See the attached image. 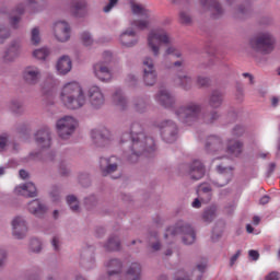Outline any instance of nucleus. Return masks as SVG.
<instances>
[{"mask_svg": "<svg viewBox=\"0 0 280 280\" xmlns=\"http://www.w3.org/2000/svg\"><path fill=\"white\" fill-rule=\"evenodd\" d=\"M128 142L127 159L129 163H137L145 152L150 154L156 150L154 138L145 136L143 125L139 121H133L130 125L129 132L122 133L121 143Z\"/></svg>", "mask_w": 280, "mask_h": 280, "instance_id": "1", "label": "nucleus"}, {"mask_svg": "<svg viewBox=\"0 0 280 280\" xmlns=\"http://www.w3.org/2000/svg\"><path fill=\"white\" fill-rule=\"evenodd\" d=\"M60 101L69 110H78L86 104L84 89L78 82H69L61 89Z\"/></svg>", "mask_w": 280, "mask_h": 280, "instance_id": "2", "label": "nucleus"}, {"mask_svg": "<svg viewBox=\"0 0 280 280\" xmlns=\"http://www.w3.org/2000/svg\"><path fill=\"white\" fill-rule=\"evenodd\" d=\"M277 37L270 32H261L252 37L248 42V47L254 54L268 56L275 51Z\"/></svg>", "mask_w": 280, "mask_h": 280, "instance_id": "3", "label": "nucleus"}, {"mask_svg": "<svg viewBox=\"0 0 280 280\" xmlns=\"http://www.w3.org/2000/svg\"><path fill=\"white\" fill-rule=\"evenodd\" d=\"M202 113V105L196 102H189L185 105L179 106L175 109V115L177 119L185 124V126H194L196 121L200 119V114Z\"/></svg>", "mask_w": 280, "mask_h": 280, "instance_id": "4", "label": "nucleus"}, {"mask_svg": "<svg viewBox=\"0 0 280 280\" xmlns=\"http://www.w3.org/2000/svg\"><path fill=\"white\" fill-rule=\"evenodd\" d=\"M172 43H174V38L163 28L152 30L148 35V47L154 58L161 56V45H172Z\"/></svg>", "mask_w": 280, "mask_h": 280, "instance_id": "5", "label": "nucleus"}, {"mask_svg": "<svg viewBox=\"0 0 280 280\" xmlns=\"http://www.w3.org/2000/svg\"><path fill=\"white\" fill-rule=\"evenodd\" d=\"M168 235L171 237H176V235H182V242L187 246L196 242V232L194 231V228L185 223V221H178L174 226L168 228L166 230V234H164L165 240H167Z\"/></svg>", "mask_w": 280, "mask_h": 280, "instance_id": "6", "label": "nucleus"}, {"mask_svg": "<svg viewBox=\"0 0 280 280\" xmlns=\"http://www.w3.org/2000/svg\"><path fill=\"white\" fill-rule=\"evenodd\" d=\"M75 128H78V120L71 116H65L57 120L56 122V131L59 139H71L73 137V132H75Z\"/></svg>", "mask_w": 280, "mask_h": 280, "instance_id": "7", "label": "nucleus"}, {"mask_svg": "<svg viewBox=\"0 0 280 280\" xmlns=\"http://www.w3.org/2000/svg\"><path fill=\"white\" fill-rule=\"evenodd\" d=\"M131 12L135 14H138V16H144L147 20H135L131 22V25L133 27H137V30H148L150 27V20L152 19V11L150 9L145 8L143 4H131Z\"/></svg>", "mask_w": 280, "mask_h": 280, "instance_id": "8", "label": "nucleus"}, {"mask_svg": "<svg viewBox=\"0 0 280 280\" xmlns=\"http://www.w3.org/2000/svg\"><path fill=\"white\" fill-rule=\"evenodd\" d=\"M119 165H121V159L115 155L100 159V170L102 176H113L115 172H119Z\"/></svg>", "mask_w": 280, "mask_h": 280, "instance_id": "9", "label": "nucleus"}, {"mask_svg": "<svg viewBox=\"0 0 280 280\" xmlns=\"http://www.w3.org/2000/svg\"><path fill=\"white\" fill-rule=\"evenodd\" d=\"M158 127L161 130V135L166 143H174L176 141V135H178V126L172 120H163Z\"/></svg>", "mask_w": 280, "mask_h": 280, "instance_id": "10", "label": "nucleus"}, {"mask_svg": "<svg viewBox=\"0 0 280 280\" xmlns=\"http://www.w3.org/2000/svg\"><path fill=\"white\" fill-rule=\"evenodd\" d=\"M12 235L15 240H25L27 237V220L25 217L16 215L11 221Z\"/></svg>", "mask_w": 280, "mask_h": 280, "instance_id": "11", "label": "nucleus"}, {"mask_svg": "<svg viewBox=\"0 0 280 280\" xmlns=\"http://www.w3.org/2000/svg\"><path fill=\"white\" fill-rule=\"evenodd\" d=\"M93 73L100 82H104L105 84H108V82H113V68L104 62L97 61L96 63H94Z\"/></svg>", "mask_w": 280, "mask_h": 280, "instance_id": "12", "label": "nucleus"}, {"mask_svg": "<svg viewBox=\"0 0 280 280\" xmlns=\"http://www.w3.org/2000/svg\"><path fill=\"white\" fill-rule=\"evenodd\" d=\"M88 97L90 106H92V108H94L95 110H100V108H102V106L106 104V97L104 96L102 89L97 85H92L89 89Z\"/></svg>", "mask_w": 280, "mask_h": 280, "instance_id": "13", "label": "nucleus"}, {"mask_svg": "<svg viewBox=\"0 0 280 280\" xmlns=\"http://www.w3.org/2000/svg\"><path fill=\"white\" fill-rule=\"evenodd\" d=\"M199 3L203 10L211 12V19H222L224 16V8L218 0H199Z\"/></svg>", "mask_w": 280, "mask_h": 280, "instance_id": "14", "label": "nucleus"}, {"mask_svg": "<svg viewBox=\"0 0 280 280\" xmlns=\"http://www.w3.org/2000/svg\"><path fill=\"white\" fill-rule=\"evenodd\" d=\"M54 36L59 43H67L71 38V27L65 21L54 23Z\"/></svg>", "mask_w": 280, "mask_h": 280, "instance_id": "15", "label": "nucleus"}, {"mask_svg": "<svg viewBox=\"0 0 280 280\" xmlns=\"http://www.w3.org/2000/svg\"><path fill=\"white\" fill-rule=\"evenodd\" d=\"M217 170L220 175L218 179L211 180V184L218 188L226 187V185L231 183V178H233V168L219 165L217 166Z\"/></svg>", "mask_w": 280, "mask_h": 280, "instance_id": "16", "label": "nucleus"}, {"mask_svg": "<svg viewBox=\"0 0 280 280\" xmlns=\"http://www.w3.org/2000/svg\"><path fill=\"white\" fill-rule=\"evenodd\" d=\"M35 142L42 150L51 148V129L49 127L39 129L35 135Z\"/></svg>", "mask_w": 280, "mask_h": 280, "instance_id": "17", "label": "nucleus"}, {"mask_svg": "<svg viewBox=\"0 0 280 280\" xmlns=\"http://www.w3.org/2000/svg\"><path fill=\"white\" fill-rule=\"evenodd\" d=\"M91 139L94 145L104 148L110 141V131L108 129H94L91 131Z\"/></svg>", "mask_w": 280, "mask_h": 280, "instance_id": "18", "label": "nucleus"}, {"mask_svg": "<svg viewBox=\"0 0 280 280\" xmlns=\"http://www.w3.org/2000/svg\"><path fill=\"white\" fill-rule=\"evenodd\" d=\"M42 77L43 72H40L39 68L36 66H28L23 70V80L26 84H38Z\"/></svg>", "mask_w": 280, "mask_h": 280, "instance_id": "19", "label": "nucleus"}, {"mask_svg": "<svg viewBox=\"0 0 280 280\" xmlns=\"http://www.w3.org/2000/svg\"><path fill=\"white\" fill-rule=\"evenodd\" d=\"M186 174L191 180H200L205 176V165L199 160H195L187 165Z\"/></svg>", "mask_w": 280, "mask_h": 280, "instance_id": "20", "label": "nucleus"}, {"mask_svg": "<svg viewBox=\"0 0 280 280\" xmlns=\"http://www.w3.org/2000/svg\"><path fill=\"white\" fill-rule=\"evenodd\" d=\"M155 102L163 106V108H173L176 104V98H174V95L168 90L162 89L155 94Z\"/></svg>", "mask_w": 280, "mask_h": 280, "instance_id": "21", "label": "nucleus"}, {"mask_svg": "<svg viewBox=\"0 0 280 280\" xmlns=\"http://www.w3.org/2000/svg\"><path fill=\"white\" fill-rule=\"evenodd\" d=\"M224 150V143L218 136H209L206 141V151L209 154H215V152H222Z\"/></svg>", "mask_w": 280, "mask_h": 280, "instance_id": "22", "label": "nucleus"}, {"mask_svg": "<svg viewBox=\"0 0 280 280\" xmlns=\"http://www.w3.org/2000/svg\"><path fill=\"white\" fill-rule=\"evenodd\" d=\"M27 210L32 215H35V218H45L48 211L47 206L38 199L28 202Z\"/></svg>", "mask_w": 280, "mask_h": 280, "instance_id": "23", "label": "nucleus"}, {"mask_svg": "<svg viewBox=\"0 0 280 280\" xmlns=\"http://www.w3.org/2000/svg\"><path fill=\"white\" fill-rule=\"evenodd\" d=\"M207 104L213 110L221 108L224 104V93L220 90H212L208 95Z\"/></svg>", "mask_w": 280, "mask_h": 280, "instance_id": "24", "label": "nucleus"}, {"mask_svg": "<svg viewBox=\"0 0 280 280\" xmlns=\"http://www.w3.org/2000/svg\"><path fill=\"white\" fill-rule=\"evenodd\" d=\"M15 194L18 196H25L26 198H36L38 191L34 183L28 182L15 187Z\"/></svg>", "mask_w": 280, "mask_h": 280, "instance_id": "25", "label": "nucleus"}, {"mask_svg": "<svg viewBox=\"0 0 280 280\" xmlns=\"http://www.w3.org/2000/svg\"><path fill=\"white\" fill-rule=\"evenodd\" d=\"M19 56H21V40H13L5 50L3 60L4 62H13L15 58H19Z\"/></svg>", "mask_w": 280, "mask_h": 280, "instance_id": "26", "label": "nucleus"}, {"mask_svg": "<svg viewBox=\"0 0 280 280\" xmlns=\"http://www.w3.org/2000/svg\"><path fill=\"white\" fill-rule=\"evenodd\" d=\"M119 40L124 47H135V45H137V43H139L137 33L132 30L122 32L120 34Z\"/></svg>", "mask_w": 280, "mask_h": 280, "instance_id": "27", "label": "nucleus"}, {"mask_svg": "<svg viewBox=\"0 0 280 280\" xmlns=\"http://www.w3.org/2000/svg\"><path fill=\"white\" fill-rule=\"evenodd\" d=\"M73 68V63L71 61V58L67 55H63L60 57L57 61L56 69L59 73V75H67Z\"/></svg>", "mask_w": 280, "mask_h": 280, "instance_id": "28", "label": "nucleus"}, {"mask_svg": "<svg viewBox=\"0 0 280 280\" xmlns=\"http://www.w3.org/2000/svg\"><path fill=\"white\" fill-rule=\"evenodd\" d=\"M207 264L197 265V270L192 271V275H197V279L191 278L185 270L177 271L175 280H200L202 279V272H205Z\"/></svg>", "mask_w": 280, "mask_h": 280, "instance_id": "29", "label": "nucleus"}, {"mask_svg": "<svg viewBox=\"0 0 280 280\" xmlns=\"http://www.w3.org/2000/svg\"><path fill=\"white\" fill-rule=\"evenodd\" d=\"M175 82L178 86L184 89V91H191V86H194V79L187 73L177 74Z\"/></svg>", "mask_w": 280, "mask_h": 280, "instance_id": "30", "label": "nucleus"}, {"mask_svg": "<svg viewBox=\"0 0 280 280\" xmlns=\"http://www.w3.org/2000/svg\"><path fill=\"white\" fill-rule=\"evenodd\" d=\"M126 280H141V265L132 262L126 272Z\"/></svg>", "mask_w": 280, "mask_h": 280, "instance_id": "31", "label": "nucleus"}, {"mask_svg": "<svg viewBox=\"0 0 280 280\" xmlns=\"http://www.w3.org/2000/svg\"><path fill=\"white\" fill-rule=\"evenodd\" d=\"M121 268H124V265L120 262L119 259H110L107 262L108 277L113 278L117 275H121Z\"/></svg>", "mask_w": 280, "mask_h": 280, "instance_id": "32", "label": "nucleus"}, {"mask_svg": "<svg viewBox=\"0 0 280 280\" xmlns=\"http://www.w3.org/2000/svg\"><path fill=\"white\" fill-rule=\"evenodd\" d=\"M104 248L109 253L121 250V240L117 235H110L104 245Z\"/></svg>", "mask_w": 280, "mask_h": 280, "instance_id": "33", "label": "nucleus"}, {"mask_svg": "<svg viewBox=\"0 0 280 280\" xmlns=\"http://www.w3.org/2000/svg\"><path fill=\"white\" fill-rule=\"evenodd\" d=\"M211 186L201 184L197 190V194L202 202H210L213 194L211 192Z\"/></svg>", "mask_w": 280, "mask_h": 280, "instance_id": "34", "label": "nucleus"}, {"mask_svg": "<svg viewBox=\"0 0 280 280\" xmlns=\"http://www.w3.org/2000/svg\"><path fill=\"white\" fill-rule=\"evenodd\" d=\"M112 102L115 106L119 107L120 110H124V108H126V106L128 105V102L126 101V97L124 96V92H121V90L115 91L112 96Z\"/></svg>", "mask_w": 280, "mask_h": 280, "instance_id": "35", "label": "nucleus"}, {"mask_svg": "<svg viewBox=\"0 0 280 280\" xmlns=\"http://www.w3.org/2000/svg\"><path fill=\"white\" fill-rule=\"evenodd\" d=\"M242 148L244 144L237 140H230L228 143V153L232 156H240L242 154Z\"/></svg>", "mask_w": 280, "mask_h": 280, "instance_id": "36", "label": "nucleus"}, {"mask_svg": "<svg viewBox=\"0 0 280 280\" xmlns=\"http://www.w3.org/2000/svg\"><path fill=\"white\" fill-rule=\"evenodd\" d=\"M24 13H25V4H23V3L18 4V7L14 10V14H19V15L11 16V21H10V23H11L12 27H14V30H16V27H19V23H21V16Z\"/></svg>", "mask_w": 280, "mask_h": 280, "instance_id": "37", "label": "nucleus"}, {"mask_svg": "<svg viewBox=\"0 0 280 280\" xmlns=\"http://www.w3.org/2000/svg\"><path fill=\"white\" fill-rule=\"evenodd\" d=\"M156 70L143 71L142 79L145 86H154L156 84Z\"/></svg>", "mask_w": 280, "mask_h": 280, "instance_id": "38", "label": "nucleus"}, {"mask_svg": "<svg viewBox=\"0 0 280 280\" xmlns=\"http://www.w3.org/2000/svg\"><path fill=\"white\" fill-rule=\"evenodd\" d=\"M8 108L13 115H23L25 113V108L23 107V102L20 100H12L8 104Z\"/></svg>", "mask_w": 280, "mask_h": 280, "instance_id": "39", "label": "nucleus"}, {"mask_svg": "<svg viewBox=\"0 0 280 280\" xmlns=\"http://www.w3.org/2000/svg\"><path fill=\"white\" fill-rule=\"evenodd\" d=\"M248 12H250V7H243L240 5L237 8H232L231 9V14L232 16H234V19H242V16L248 14Z\"/></svg>", "mask_w": 280, "mask_h": 280, "instance_id": "40", "label": "nucleus"}, {"mask_svg": "<svg viewBox=\"0 0 280 280\" xmlns=\"http://www.w3.org/2000/svg\"><path fill=\"white\" fill-rule=\"evenodd\" d=\"M218 119H220V112L215 109L203 116V122H206L208 126H211V124H215Z\"/></svg>", "mask_w": 280, "mask_h": 280, "instance_id": "41", "label": "nucleus"}, {"mask_svg": "<svg viewBox=\"0 0 280 280\" xmlns=\"http://www.w3.org/2000/svg\"><path fill=\"white\" fill-rule=\"evenodd\" d=\"M217 209L215 206H211L203 211L202 218L205 222H213L215 220Z\"/></svg>", "mask_w": 280, "mask_h": 280, "instance_id": "42", "label": "nucleus"}, {"mask_svg": "<svg viewBox=\"0 0 280 280\" xmlns=\"http://www.w3.org/2000/svg\"><path fill=\"white\" fill-rule=\"evenodd\" d=\"M49 54H51V51H49V48L43 47L34 50L33 57L36 58L37 60H46Z\"/></svg>", "mask_w": 280, "mask_h": 280, "instance_id": "43", "label": "nucleus"}, {"mask_svg": "<svg viewBox=\"0 0 280 280\" xmlns=\"http://www.w3.org/2000/svg\"><path fill=\"white\" fill-rule=\"evenodd\" d=\"M67 202L71 211H73L74 213H78V211H80V201H78V198L75 196H68Z\"/></svg>", "mask_w": 280, "mask_h": 280, "instance_id": "44", "label": "nucleus"}, {"mask_svg": "<svg viewBox=\"0 0 280 280\" xmlns=\"http://www.w3.org/2000/svg\"><path fill=\"white\" fill-rule=\"evenodd\" d=\"M142 71H156V68L154 67V59L152 57L143 58Z\"/></svg>", "mask_w": 280, "mask_h": 280, "instance_id": "45", "label": "nucleus"}, {"mask_svg": "<svg viewBox=\"0 0 280 280\" xmlns=\"http://www.w3.org/2000/svg\"><path fill=\"white\" fill-rule=\"evenodd\" d=\"M40 250H43V243L38 238H32L30 242V252L40 253Z\"/></svg>", "mask_w": 280, "mask_h": 280, "instance_id": "46", "label": "nucleus"}, {"mask_svg": "<svg viewBox=\"0 0 280 280\" xmlns=\"http://www.w3.org/2000/svg\"><path fill=\"white\" fill-rule=\"evenodd\" d=\"M10 142V133L3 132L0 133V152H5L8 143Z\"/></svg>", "mask_w": 280, "mask_h": 280, "instance_id": "47", "label": "nucleus"}, {"mask_svg": "<svg viewBox=\"0 0 280 280\" xmlns=\"http://www.w3.org/2000/svg\"><path fill=\"white\" fill-rule=\"evenodd\" d=\"M31 43H32V45L40 44V30L38 27H34L31 31Z\"/></svg>", "mask_w": 280, "mask_h": 280, "instance_id": "48", "label": "nucleus"}, {"mask_svg": "<svg viewBox=\"0 0 280 280\" xmlns=\"http://www.w3.org/2000/svg\"><path fill=\"white\" fill-rule=\"evenodd\" d=\"M196 83L200 89H207L211 84V79L209 77L198 75Z\"/></svg>", "mask_w": 280, "mask_h": 280, "instance_id": "49", "label": "nucleus"}, {"mask_svg": "<svg viewBox=\"0 0 280 280\" xmlns=\"http://www.w3.org/2000/svg\"><path fill=\"white\" fill-rule=\"evenodd\" d=\"M148 108V103L143 101V98L138 100L135 103V109L137 110V113H145Z\"/></svg>", "mask_w": 280, "mask_h": 280, "instance_id": "50", "label": "nucleus"}, {"mask_svg": "<svg viewBox=\"0 0 280 280\" xmlns=\"http://www.w3.org/2000/svg\"><path fill=\"white\" fill-rule=\"evenodd\" d=\"M81 40L85 47H91V44L93 43V36H91V33L83 32L81 34Z\"/></svg>", "mask_w": 280, "mask_h": 280, "instance_id": "51", "label": "nucleus"}, {"mask_svg": "<svg viewBox=\"0 0 280 280\" xmlns=\"http://www.w3.org/2000/svg\"><path fill=\"white\" fill-rule=\"evenodd\" d=\"M98 62H104L105 65H107V67H110V63L113 62V52L104 51L103 60H100Z\"/></svg>", "mask_w": 280, "mask_h": 280, "instance_id": "52", "label": "nucleus"}, {"mask_svg": "<svg viewBox=\"0 0 280 280\" xmlns=\"http://www.w3.org/2000/svg\"><path fill=\"white\" fill-rule=\"evenodd\" d=\"M179 20L180 23H184L185 25H189V23H191V15H189V13L182 11L179 13Z\"/></svg>", "mask_w": 280, "mask_h": 280, "instance_id": "53", "label": "nucleus"}, {"mask_svg": "<svg viewBox=\"0 0 280 280\" xmlns=\"http://www.w3.org/2000/svg\"><path fill=\"white\" fill-rule=\"evenodd\" d=\"M244 132H246V128H244V126H242V125H236L233 128L232 135L234 137H242V135H244Z\"/></svg>", "mask_w": 280, "mask_h": 280, "instance_id": "54", "label": "nucleus"}, {"mask_svg": "<svg viewBox=\"0 0 280 280\" xmlns=\"http://www.w3.org/2000/svg\"><path fill=\"white\" fill-rule=\"evenodd\" d=\"M10 36V30L5 28L4 26H0V43L8 39Z\"/></svg>", "mask_w": 280, "mask_h": 280, "instance_id": "55", "label": "nucleus"}, {"mask_svg": "<svg viewBox=\"0 0 280 280\" xmlns=\"http://www.w3.org/2000/svg\"><path fill=\"white\" fill-rule=\"evenodd\" d=\"M117 3H119V0H109L107 5L104 7L103 12H105V13L110 12V10H113V8H115V5H117Z\"/></svg>", "mask_w": 280, "mask_h": 280, "instance_id": "56", "label": "nucleus"}, {"mask_svg": "<svg viewBox=\"0 0 280 280\" xmlns=\"http://www.w3.org/2000/svg\"><path fill=\"white\" fill-rule=\"evenodd\" d=\"M117 3H119V0H109L107 5L104 7L103 12H105V13L110 12V10H113V8H115V5H117Z\"/></svg>", "mask_w": 280, "mask_h": 280, "instance_id": "57", "label": "nucleus"}, {"mask_svg": "<svg viewBox=\"0 0 280 280\" xmlns=\"http://www.w3.org/2000/svg\"><path fill=\"white\" fill-rule=\"evenodd\" d=\"M71 173V170H69L67 167V164L65 162H62L60 165H59V174L61 176H67L68 174Z\"/></svg>", "mask_w": 280, "mask_h": 280, "instance_id": "58", "label": "nucleus"}, {"mask_svg": "<svg viewBox=\"0 0 280 280\" xmlns=\"http://www.w3.org/2000/svg\"><path fill=\"white\" fill-rule=\"evenodd\" d=\"M8 260V253L4 249H0V268L5 266V261Z\"/></svg>", "mask_w": 280, "mask_h": 280, "instance_id": "59", "label": "nucleus"}, {"mask_svg": "<svg viewBox=\"0 0 280 280\" xmlns=\"http://www.w3.org/2000/svg\"><path fill=\"white\" fill-rule=\"evenodd\" d=\"M72 8H74L77 11L84 10V8H86V1H75Z\"/></svg>", "mask_w": 280, "mask_h": 280, "instance_id": "60", "label": "nucleus"}, {"mask_svg": "<svg viewBox=\"0 0 280 280\" xmlns=\"http://www.w3.org/2000/svg\"><path fill=\"white\" fill-rule=\"evenodd\" d=\"M240 255H242V250H237L231 258H230V266L231 268H233V266H235V261H237V259H240Z\"/></svg>", "mask_w": 280, "mask_h": 280, "instance_id": "61", "label": "nucleus"}, {"mask_svg": "<svg viewBox=\"0 0 280 280\" xmlns=\"http://www.w3.org/2000/svg\"><path fill=\"white\" fill-rule=\"evenodd\" d=\"M51 244L55 250H60V237L54 236L51 240Z\"/></svg>", "mask_w": 280, "mask_h": 280, "instance_id": "62", "label": "nucleus"}, {"mask_svg": "<svg viewBox=\"0 0 280 280\" xmlns=\"http://www.w3.org/2000/svg\"><path fill=\"white\" fill-rule=\"evenodd\" d=\"M280 273L278 271H272L266 276L265 280H279Z\"/></svg>", "mask_w": 280, "mask_h": 280, "instance_id": "63", "label": "nucleus"}, {"mask_svg": "<svg viewBox=\"0 0 280 280\" xmlns=\"http://www.w3.org/2000/svg\"><path fill=\"white\" fill-rule=\"evenodd\" d=\"M249 257L253 258L254 261H257V259H259V252L255 250V249H250L248 252Z\"/></svg>", "mask_w": 280, "mask_h": 280, "instance_id": "64", "label": "nucleus"}]
</instances>
